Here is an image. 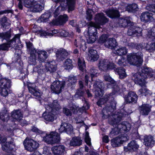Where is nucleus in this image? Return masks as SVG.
Listing matches in <instances>:
<instances>
[{
  "label": "nucleus",
  "mask_w": 155,
  "mask_h": 155,
  "mask_svg": "<svg viewBox=\"0 0 155 155\" xmlns=\"http://www.w3.org/2000/svg\"><path fill=\"white\" fill-rule=\"evenodd\" d=\"M106 102V104L104 108L101 111L102 117L104 119L108 118V123L112 126H114L117 123L122 120L123 118L126 115V114H123L122 111L120 112L115 113L114 114L113 112L116 109V102L114 100L110 99L109 101L104 100L102 101V104L100 103L99 106H101L103 104V101Z\"/></svg>",
  "instance_id": "1"
},
{
  "label": "nucleus",
  "mask_w": 155,
  "mask_h": 155,
  "mask_svg": "<svg viewBox=\"0 0 155 155\" xmlns=\"http://www.w3.org/2000/svg\"><path fill=\"white\" fill-rule=\"evenodd\" d=\"M152 69L150 68L144 67L141 68L139 72L134 74L132 79L135 83L143 86L145 83V79L148 77L151 78L153 76Z\"/></svg>",
  "instance_id": "2"
},
{
  "label": "nucleus",
  "mask_w": 155,
  "mask_h": 155,
  "mask_svg": "<svg viewBox=\"0 0 155 155\" xmlns=\"http://www.w3.org/2000/svg\"><path fill=\"white\" fill-rule=\"evenodd\" d=\"M143 53L140 51H139L129 54L127 56V60L130 65L139 66L143 62Z\"/></svg>",
  "instance_id": "3"
},
{
  "label": "nucleus",
  "mask_w": 155,
  "mask_h": 155,
  "mask_svg": "<svg viewBox=\"0 0 155 155\" xmlns=\"http://www.w3.org/2000/svg\"><path fill=\"white\" fill-rule=\"evenodd\" d=\"M38 72L41 73L43 72L49 71L50 73L55 71L56 70L57 66L54 61H48L46 63L41 66L39 65H37Z\"/></svg>",
  "instance_id": "4"
},
{
  "label": "nucleus",
  "mask_w": 155,
  "mask_h": 155,
  "mask_svg": "<svg viewBox=\"0 0 155 155\" xmlns=\"http://www.w3.org/2000/svg\"><path fill=\"white\" fill-rule=\"evenodd\" d=\"M25 149L30 152H32L36 150L38 147L39 143L31 139L26 138L23 142Z\"/></svg>",
  "instance_id": "5"
},
{
  "label": "nucleus",
  "mask_w": 155,
  "mask_h": 155,
  "mask_svg": "<svg viewBox=\"0 0 155 155\" xmlns=\"http://www.w3.org/2000/svg\"><path fill=\"white\" fill-rule=\"evenodd\" d=\"M65 85V81L56 80L52 84L51 86V88L54 93L59 94L64 90Z\"/></svg>",
  "instance_id": "6"
},
{
  "label": "nucleus",
  "mask_w": 155,
  "mask_h": 155,
  "mask_svg": "<svg viewBox=\"0 0 155 155\" xmlns=\"http://www.w3.org/2000/svg\"><path fill=\"white\" fill-rule=\"evenodd\" d=\"M98 67L100 70L106 71L115 68V65L107 60H101L99 61Z\"/></svg>",
  "instance_id": "7"
},
{
  "label": "nucleus",
  "mask_w": 155,
  "mask_h": 155,
  "mask_svg": "<svg viewBox=\"0 0 155 155\" xmlns=\"http://www.w3.org/2000/svg\"><path fill=\"white\" fill-rule=\"evenodd\" d=\"M43 2V0H41V1H32V7L30 11L33 12H38L42 11L44 7Z\"/></svg>",
  "instance_id": "8"
},
{
  "label": "nucleus",
  "mask_w": 155,
  "mask_h": 155,
  "mask_svg": "<svg viewBox=\"0 0 155 155\" xmlns=\"http://www.w3.org/2000/svg\"><path fill=\"white\" fill-rule=\"evenodd\" d=\"M116 85V84H113L114 87L112 92L106 95L104 98L101 99L99 100L97 102V104L99 105H100V103H101V104H102L101 102L104 100H105L106 101H109L110 99L114 100V98L112 96L114 94L116 93L119 91L120 90L119 87L118 85Z\"/></svg>",
  "instance_id": "9"
},
{
  "label": "nucleus",
  "mask_w": 155,
  "mask_h": 155,
  "mask_svg": "<svg viewBox=\"0 0 155 155\" xmlns=\"http://www.w3.org/2000/svg\"><path fill=\"white\" fill-rule=\"evenodd\" d=\"M155 14L148 12H143L140 16L141 21L147 22L153 21L154 19Z\"/></svg>",
  "instance_id": "10"
},
{
  "label": "nucleus",
  "mask_w": 155,
  "mask_h": 155,
  "mask_svg": "<svg viewBox=\"0 0 155 155\" xmlns=\"http://www.w3.org/2000/svg\"><path fill=\"white\" fill-rule=\"evenodd\" d=\"M51 150L54 155H63L66 153L65 147L62 145L54 146Z\"/></svg>",
  "instance_id": "11"
},
{
  "label": "nucleus",
  "mask_w": 155,
  "mask_h": 155,
  "mask_svg": "<svg viewBox=\"0 0 155 155\" xmlns=\"http://www.w3.org/2000/svg\"><path fill=\"white\" fill-rule=\"evenodd\" d=\"M29 91L37 98H39L41 95V93L38 89L34 83H29L28 85Z\"/></svg>",
  "instance_id": "12"
},
{
  "label": "nucleus",
  "mask_w": 155,
  "mask_h": 155,
  "mask_svg": "<svg viewBox=\"0 0 155 155\" xmlns=\"http://www.w3.org/2000/svg\"><path fill=\"white\" fill-rule=\"evenodd\" d=\"M94 19L96 22V24L99 25V27L100 25H104L109 21L108 19L106 18L103 13L97 14L95 15Z\"/></svg>",
  "instance_id": "13"
},
{
  "label": "nucleus",
  "mask_w": 155,
  "mask_h": 155,
  "mask_svg": "<svg viewBox=\"0 0 155 155\" xmlns=\"http://www.w3.org/2000/svg\"><path fill=\"white\" fill-rule=\"evenodd\" d=\"M67 15L64 14L60 15L57 19L53 20L51 22L52 24L56 25H63L68 20Z\"/></svg>",
  "instance_id": "14"
},
{
  "label": "nucleus",
  "mask_w": 155,
  "mask_h": 155,
  "mask_svg": "<svg viewBox=\"0 0 155 155\" xmlns=\"http://www.w3.org/2000/svg\"><path fill=\"white\" fill-rule=\"evenodd\" d=\"M38 55V65L41 66L44 64L45 60L48 57V54L45 51L39 50L37 52Z\"/></svg>",
  "instance_id": "15"
},
{
  "label": "nucleus",
  "mask_w": 155,
  "mask_h": 155,
  "mask_svg": "<svg viewBox=\"0 0 155 155\" xmlns=\"http://www.w3.org/2000/svg\"><path fill=\"white\" fill-rule=\"evenodd\" d=\"M124 98L125 101L127 103L133 104L136 103L137 96L135 93L131 91L128 93L127 95L125 96Z\"/></svg>",
  "instance_id": "16"
},
{
  "label": "nucleus",
  "mask_w": 155,
  "mask_h": 155,
  "mask_svg": "<svg viewBox=\"0 0 155 155\" xmlns=\"http://www.w3.org/2000/svg\"><path fill=\"white\" fill-rule=\"evenodd\" d=\"M59 130L60 132H65L67 134H70L73 131V127L69 124L62 122Z\"/></svg>",
  "instance_id": "17"
},
{
  "label": "nucleus",
  "mask_w": 155,
  "mask_h": 155,
  "mask_svg": "<svg viewBox=\"0 0 155 155\" xmlns=\"http://www.w3.org/2000/svg\"><path fill=\"white\" fill-rule=\"evenodd\" d=\"M88 34H97V28H99V25L92 21L90 22L87 23Z\"/></svg>",
  "instance_id": "18"
},
{
  "label": "nucleus",
  "mask_w": 155,
  "mask_h": 155,
  "mask_svg": "<svg viewBox=\"0 0 155 155\" xmlns=\"http://www.w3.org/2000/svg\"><path fill=\"white\" fill-rule=\"evenodd\" d=\"M128 28L127 34L128 35L134 36H137L139 34H140L141 29L139 28H136L134 26H130Z\"/></svg>",
  "instance_id": "19"
},
{
  "label": "nucleus",
  "mask_w": 155,
  "mask_h": 155,
  "mask_svg": "<svg viewBox=\"0 0 155 155\" xmlns=\"http://www.w3.org/2000/svg\"><path fill=\"white\" fill-rule=\"evenodd\" d=\"M21 35L18 34L15 35V37L11 40L9 41L7 43L8 48L9 47L14 48L15 45L20 43V38Z\"/></svg>",
  "instance_id": "20"
},
{
  "label": "nucleus",
  "mask_w": 155,
  "mask_h": 155,
  "mask_svg": "<svg viewBox=\"0 0 155 155\" xmlns=\"http://www.w3.org/2000/svg\"><path fill=\"white\" fill-rule=\"evenodd\" d=\"M56 54L58 59L61 61H63L67 57L68 53L65 49L61 48L57 51Z\"/></svg>",
  "instance_id": "21"
},
{
  "label": "nucleus",
  "mask_w": 155,
  "mask_h": 155,
  "mask_svg": "<svg viewBox=\"0 0 155 155\" xmlns=\"http://www.w3.org/2000/svg\"><path fill=\"white\" fill-rule=\"evenodd\" d=\"M117 45V42L114 38H110L107 39L104 43L106 48L112 49Z\"/></svg>",
  "instance_id": "22"
},
{
  "label": "nucleus",
  "mask_w": 155,
  "mask_h": 155,
  "mask_svg": "<svg viewBox=\"0 0 155 155\" xmlns=\"http://www.w3.org/2000/svg\"><path fill=\"white\" fill-rule=\"evenodd\" d=\"M79 88L76 90V93L74 95L75 98H80L83 96L84 91L83 88V83L81 81L79 82Z\"/></svg>",
  "instance_id": "23"
},
{
  "label": "nucleus",
  "mask_w": 155,
  "mask_h": 155,
  "mask_svg": "<svg viewBox=\"0 0 155 155\" xmlns=\"http://www.w3.org/2000/svg\"><path fill=\"white\" fill-rule=\"evenodd\" d=\"M88 52V60L94 62L98 59L99 56L97 54V51L96 50L94 49H90L89 50Z\"/></svg>",
  "instance_id": "24"
},
{
  "label": "nucleus",
  "mask_w": 155,
  "mask_h": 155,
  "mask_svg": "<svg viewBox=\"0 0 155 155\" xmlns=\"http://www.w3.org/2000/svg\"><path fill=\"white\" fill-rule=\"evenodd\" d=\"M139 147V146L137 142L134 140H132L128 144L127 149V150H125L126 151H129L130 152H133L137 150Z\"/></svg>",
  "instance_id": "25"
},
{
  "label": "nucleus",
  "mask_w": 155,
  "mask_h": 155,
  "mask_svg": "<svg viewBox=\"0 0 155 155\" xmlns=\"http://www.w3.org/2000/svg\"><path fill=\"white\" fill-rule=\"evenodd\" d=\"M41 137L43 138L42 140L48 144H52V135L51 132L47 134L45 132H41Z\"/></svg>",
  "instance_id": "26"
},
{
  "label": "nucleus",
  "mask_w": 155,
  "mask_h": 155,
  "mask_svg": "<svg viewBox=\"0 0 155 155\" xmlns=\"http://www.w3.org/2000/svg\"><path fill=\"white\" fill-rule=\"evenodd\" d=\"M108 16L111 18L118 17L120 15V12L116 9L112 8L105 12Z\"/></svg>",
  "instance_id": "27"
},
{
  "label": "nucleus",
  "mask_w": 155,
  "mask_h": 155,
  "mask_svg": "<svg viewBox=\"0 0 155 155\" xmlns=\"http://www.w3.org/2000/svg\"><path fill=\"white\" fill-rule=\"evenodd\" d=\"M82 142V140L79 137H75L72 138L71 140L70 145L71 146L75 147L81 146Z\"/></svg>",
  "instance_id": "28"
},
{
  "label": "nucleus",
  "mask_w": 155,
  "mask_h": 155,
  "mask_svg": "<svg viewBox=\"0 0 155 155\" xmlns=\"http://www.w3.org/2000/svg\"><path fill=\"white\" fill-rule=\"evenodd\" d=\"M118 23L119 26L122 27H125L127 25L130 26L134 25V23L130 20L122 18L119 19Z\"/></svg>",
  "instance_id": "29"
},
{
  "label": "nucleus",
  "mask_w": 155,
  "mask_h": 155,
  "mask_svg": "<svg viewBox=\"0 0 155 155\" xmlns=\"http://www.w3.org/2000/svg\"><path fill=\"white\" fill-rule=\"evenodd\" d=\"M14 147L13 143L12 142H6L2 145V149L3 151L8 153H10L13 150V147Z\"/></svg>",
  "instance_id": "30"
},
{
  "label": "nucleus",
  "mask_w": 155,
  "mask_h": 155,
  "mask_svg": "<svg viewBox=\"0 0 155 155\" xmlns=\"http://www.w3.org/2000/svg\"><path fill=\"white\" fill-rule=\"evenodd\" d=\"M51 16V13L49 12H45L37 20V21L39 23L41 22H46L49 20V18Z\"/></svg>",
  "instance_id": "31"
},
{
  "label": "nucleus",
  "mask_w": 155,
  "mask_h": 155,
  "mask_svg": "<svg viewBox=\"0 0 155 155\" xmlns=\"http://www.w3.org/2000/svg\"><path fill=\"white\" fill-rule=\"evenodd\" d=\"M155 142L151 136H145L144 139V144L147 146H150L153 145Z\"/></svg>",
  "instance_id": "32"
},
{
  "label": "nucleus",
  "mask_w": 155,
  "mask_h": 155,
  "mask_svg": "<svg viewBox=\"0 0 155 155\" xmlns=\"http://www.w3.org/2000/svg\"><path fill=\"white\" fill-rule=\"evenodd\" d=\"M11 85V82L9 80L5 78L0 80V87L10 88Z\"/></svg>",
  "instance_id": "33"
},
{
  "label": "nucleus",
  "mask_w": 155,
  "mask_h": 155,
  "mask_svg": "<svg viewBox=\"0 0 155 155\" xmlns=\"http://www.w3.org/2000/svg\"><path fill=\"white\" fill-rule=\"evenodd\" d=\"M140 113L143 115H147L150 111V107L148 105L143 104L140 107Z\"/></svg>",
  "instance_id": "34"
},
{
  "label": "nucleus",
  "mask_w": 155,
  "mask_h": 155,
  "mask_svg": "<svg viewBox=\"0 0 155 155\" xmlns=\"http://www.w3.org/2000/svg\"><path fill=\"white\" fill-rule=\"evenodd\" d=\"M115 71L117 72L119 76L120 79H123L126 77L125 69L122 67L116 68Z\"/></svg>",
  "instance_id": "35"
},
{
  "label": "nucleus",
  "mask_w": 155,
  "mask_h": 155,
  "mask_svg": "<svg viewBox=\"0 0 155 155\" xmlns=\"http://www.w3.org/2000/svg\"><path fill=\"white\" fill-rule=\"evenodd\" d=\"M43 116L45 120L48 121L52 122L54 119V114L53 113H44Z\"/></svg>",
  "instance_id": "36"
},
{
  "label": "nucleus",
  "mask_w": 155,
  "mask_h": 155,
  "mask_svg": "<svg viewBox=\"0 0 155 155\" xmlns=\"http://www.w3.org/2000/svg\"><path fill=\"white\" fill-rule=\"evenodd\" d=\"M52 135V144L59 142L60 140L59 134L57 133L54 132H51Z\"/></svg>",
  "instance_id": "37"
},
{
  "label": "nucleus",
  "mask_w": 155,
  "mask_h": 155,
  "mask_svg": "<svg viewBox=\"0 0 155 155\" xmlns=\"http://www.w3.org/2000/svg\"><path fill=\"white\" fill-rule=\"evenodd\" d=\"M12 117L17 120H21L22 117V115L20 110L18 109L13 111L12 112Z\"/></svg>",
  "instance_id": "38"
},
{
  "label": "nucleus",
  "mask_w": 155,
  "mask_h": 155,
  "mask_svg": "<svg viewBox=\"0 0 155 155\" xmlns=\"http://www.w3.org/2000/svg\"><path fill=\"white\" fill-rule=\"evenodd\" d=\"M11 37V34L10 31L0 33V38L2 39V41L4 40L8 41Z\"/></svg>",
  "instance_id": "39"
},
{
  "label": "nucleus",
  "mask_w": 155,
  "mask_h": 155,
  "mask_svg": "<svg viewBox=\"0 0 155 155\" xmlns=\"http://www.w3.org/2000/svg\"><path fill=\"white\" fill-rule=\"evenodd\" d=\"M64 67L65 69L69 70L72 69L73 67L72 60L70 59H66L64 62Z\"/></svg>",
  "instance_id": "40"
},
{
  "label": "nucleus",
  "mask_w": 155,
  "mask_h": 155,
  "mask_svg": "<svg viewBox=\"0 0 155 155\" xmlns=\"http://www.w3.org/2000/svg\"><path fill=\"white\" fill-rule=\"evenodd\" d=\"M153 31L149 30L147 34V38L151 41L155 40V25L152 28Z\"/></svg>",
  "instance_id": "41"
},
{
  "label": "nucleus",
  "mask_w": 155,
  "mask_h": 155,
  "mask_svg": "<svg viewBox=\"0 0 155 155\" xmlns=\"http://www.w3.org/2000/svg\"><path fill=\"white\" fill-rule=\"evenodd\" d=\"M9 118V114L6 111L4 110L0 113V119L3 121H7Z\"/></svg>",
  "instance_id": "42"
},
{
  "label": "nucleus",
  "mask_w": 155,
  "mask_h": 155,
  "mask_svg": "<svg viewBox=\"0 0 155 155\" xmlns=\"http://www.w3.org/2000/svg\"><path fill=\"white\" fill-rule=\"evenodd\" d=\"M78 64L79 69L83 71L85 68V61L82 58H78Z\"/></svg>",
  "instance_id": "43"
},
{
  "label": "nucleus",
  "mask_w": 155,
  "mask_h": 155,
  "mask_svg": "<svg viewBox=\"0 0 155 155\" xmlns=\"http://www.w3.org/2000/svg\"><path fill=\"white\" fill-rule=\"evenodd\" d=\"M122 144L120 139L118 137L113 139L111 140V145L113 147H119Z\"/></svg>",
  "instance_id": "44"
},
{
  "label": "nucleus",
  "mask_w": 155,
  "mask_h": 155,
  "mask_svg": "<svg viewBox=\"0 0 155 155\" xmlns=\"http://www.w3.org/2000/svg\"><path fill=\"white\" fill-rule=\"evenodd\" d=\"M138 9L137 5L136 4H133L128 5L126 8V10L129 12L137 11Z\"/></svg>",
  "instance_id": "45"
},
{
  "label": "nucleus",
  "mask_w": 155,
  "mask_h": 155,
  "mask_svg": "<svg viewBox=\"0 0 155 155\" xmlns=\"http://www.w3.org/2000/svg\"><path fill=\"white\" fill-rule=\"evenodd\" d=\"M127 53V50L125 47L119 48L116 50V54L120 56L125 55Z\"/></svg>",
  "instance_id": "46"
},
{
  "label": "nucleus",
  "mask_w": 155,
  "mask_h": 155,
  "mask_svg": "<svg viewBox=\"0 0 155 155\" xmlns=\"http://www.w3.org/2000/svg\"><path fill=\"white\" fill-rule=\"evenodd\" d=\"M0 23L3 27L6 26H9L10 23L9 21L5 16L3 17L0 20Z\"/></svg>",
  "instance_id": "47"
},
{
  "label": "nucleus",
  "mask_w": 155,
  "mask_h": 155,
  "mask_svg": "<svg viewBox=\"0 0 155 155\" xmlns=\"http://www.w3.org/2000/svg\"><path fill=\"white\" fill-rule=\"evenodd\" d=\"M67 4L68 5V12L72 11L74 9V5L75 0H66Z\"/></svg>",
  "instance_id": "48"
},
{
  "label": "nucleus",
  "mask_w": 155,
  "mask_h": 155,
  "mask_svg": "<svg viewBox=\"0 0 155 155\" xmlns=\"http://www.w3.org/2000/svg\"><path fill=\"white\" fill-rule=\"evenodd\" d=\"M104 78L106 81L109 82L113 84H117V82L112 78L109 74H106L104 75Z\"/></svg>",
  "instance_id": "49"
},
{
  "label": "nucleus",
  "mask_w": 155,
  "mask_h": 155,
  "mask_svg": "<svg viewBox=\"0 0 155 155\" xmlns=\"http://www.w3.org/2000/svg\"><path fill=\"white\" fill-rule=\"evenodd\" d=\"M89 36L87 39V42L88 43H93L95 41L97 38L96 34H88Z\"/></svg>",
  "instance_id": "50"
},
{
  "label": "nucleus",
  "mask_w": 155,
  "mask_h": 155,
  "mask_svg": "<svg viewBox=\"0 0 155 155\" xmlns=\"http://www.w3.org/2000/svg\"><path fill=\"white\" fill-rule=\"evenodd\" d=\"M51 106L54 110L55 109L56 110H58L61 108V106L58 103V101L57 100H54L53 103L51 104Z\"/></svg>",
  "instance_id": "51"
},
{
  "label": "nucleus",
  "mask_w": 155,
  "mask_h": 155,
  "mask_svg": "<svg viewBox=\"0 0 155 155\" xmlns=\"http://www.w3.org/2000/svg\"><path fill=\"white\" fill-rule=\"evenodd\" d=\"M9 88L0 87V93L1 95L6 97L8 94V90Z\"/></svg>",
  "instance_id": "52"
},
{
  "label": "nucleus",
  "mask_w": 155,
  "mask_h": 155,
  "mask_svg": "<svg viewBox=\"0 0 155 155\" xmlns=\"http://www.w3.org/2000/svg\"><path fill=\"white\" fill-rule=\"evenodd\" d=\"M89 73L92 80H93L92 79L93 77H97L98 73V71L95 68L92 67L90 69Z\"/></svg>",
  "instance_id": "53"
},
{
  "label": "nucleus",
  "mask_w": 155,
  "mask_h": 155,
  "mask_svg": "<svg viewBox=\"0 0 155 155\" xmlns=\"http://www.w3.org/2000/svg\"><path fill=\"white\" fill-rule=\"evenodd\" d=\"M53 33L54 34L58 33L61 36L64 37L67 36L69 35L68 32L64 30H61L58 31L54 30V31H53Z\"/></svg>",
  "instance_id": "54"
},
{
  "label": "nucleus",
  "mask_w": 155,
  "mask_h": 155,
  "mask_svg": "<svg viewBox=\"0 0 155 155\" xmlns=\"http://www.w3.org/2000/svg\"><path fill=\"white\" fill-rule=\"evenodd\" d=\"M29 61L31 64L35 65L37 64V67H37L38 62H36V56H30L29 59Z\"/></svg>",
  "instance_id": "55"
},
{
  "label": "nucleus",
  "mask_w": 155,
  "mask_h": 155,
  "mask_svg": "<svg viewBox=\"0 0 155 155\" xmlns=\"http://www.w3.org/2000/svg\"><path fill=\"white\" fill-rule=\"evenodd\" d=\"M155 45L154 43L150 44H147L145 47V48L147 50H148L150 52L152 51L155 49Z\"/></svg>",
  "instance_id": "56"
},
{
  "label": "nucleus",
  "mask_w": 155,
  "mask_h": 155,
  "mask_svg": "<svg viewBox=\"0 0 155 155\" xmlns=\"http://www.w3.org/2000/svg\"><path fill=\"white\" fill-rule=\"evenodd\" d=\"M103 90L100 88H96L95 91V97H101L103 95Z\"/></svg>",
  "instance_id": "57"
},
{
  "label": "nucleus",
  "mask_w": 155,
  "mask_h": 155,
  "mask_svg": "<svg viewBox=\"0 0 155 155\" xmlns=\"http://www.w3.org/2000/svg\"><path fill=\"white\" fill-rule=\"evenodd\" d=\"M131 125L130 124L127 122H123V127H122V130L124 131H127L130 129Z\"/></svg>",
  "instance_id": "58"
},
{
  "label": "nucleus",
  "mask_w": 155,
  "mask_h": 155,
  "mask_svg": "<svg viewBox=\"0 0 155 155\" xmlns=\"http://www.w3.org/2000/svg\"><path fill=\"white\" fill-rule=\"evenodd\" d=\"M118 137H119V139H120V142L122 144L123 143V142L126 141L129 139V137L127 136L126 134H123L119 135Z\"/></svg>",
  "instance_id": "59"
},
{
  "label": "nucleus",
  "mask_w": 155,
  "mask_h": 155,
  "mask_svg": "<svg viewBox=\"0 0 155 155\" xmlns=\"http://www.w3.org/2000/svg\"><path fill=\"white\" fill-rule=\"evenodd\" d=\"M32 1L30 0H24V6L27 8H29L30 10L32 7Z\"/></svg>",
  "instance_id": "60"
},
{
  "label": "nucleus",
  "mask_w": 155,
  "mask_h": 155,
  "mask_svg": "<svg viewBox=\"0 0 155 155\" xmlns=\"http://www.w3.org/2000/svg\"><path fill=\"white\" fill-rule=\"evenodd\" d=\"M93 11L90 9H88L86 11V18L88 21H91L92 18V13L93 12Z\"/></svg>",
  "instance_id": "61"
},
{
  "label": "nucleus",
  "mask_w": 155,
  "mask_h": 155,
  "mask_svg": "<svg viewBox=\"0 0 155 155\" xmlns=\"http://www.w3.org/2000/svg\"><path fill=\"white\" fill-rule=\"evenodd\" d=\"M78 44H79L80 48L81 50L84 51L86 49L87 47L86 46V43L84 41L81 40Z\"/></svg>",
  "instance_id": "62"
},
{
  "label": "nucleus",
  "mask_w": 155,
  "mask_h": 155,
  "mask_svg": "<svg viewBox=\"0 0 155 155\" xmlns=\"http://www.w3.org/2000/svg\"><path fill=\"white\" fill-rule=\"evenodd\" d=\"M84 140L85 142L89 146L91 145V139L89 135V133L86 131L85 135Z\"/></svg>",
  "instance_id": "63"
},
{
  "label": "nucleus",
  "mask_w": 155,
  "mask_h": 155,
  "mask_svg": "<svg viewBox=\"0 0 155 155\" xmlns=\"http://www.w3.org/2000/svg\"><path fill=\"white\" fill-rule=\"evenodd\" d=\"M146 8L155 14V4L149 5L146 7Z\"/></svg>",
  "instance_id": "64"
}]
</instances>
